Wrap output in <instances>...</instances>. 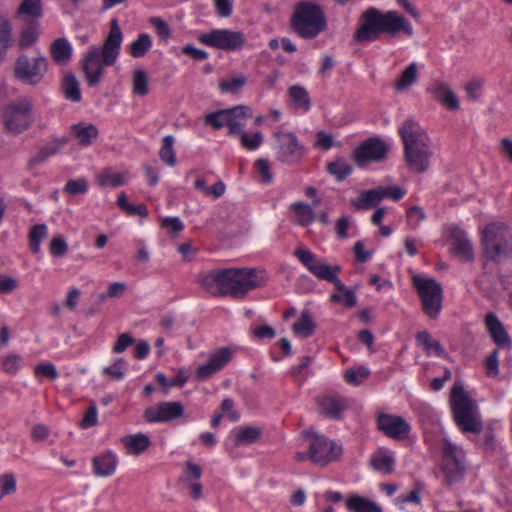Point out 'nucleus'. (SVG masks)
Here are the masks:
<instances>
[{
  "label": "nucleus",
  "mask_w": 512,
  "mask_h": 512,
  "mask_svg": "<svg viewBox=\"0 0 512 512\" xmlns=\"http://www.w3.org/2000/svg\"><path fill=\"white\" fill-rule=\"evenodd\" d=\"M267 274L257 268H229L210 271L200 279L201 286L212 296L243 299L249 291L263 287Z\"/></svg>",
  "instance_id": "obj_1"
},
{
  "label": "nucleus",
  "mask_w": 512,
  "mask_h": 512,
  "mask_svg": "<svg viewBox=\"0 0 512 512\" xmlns=\"http://www.w3.org/2000/svg\"><path fill=\"white\" fill-rule=\"evenodd\" d=\"M360 22L353 35V40L358 43L376 41L381 34L391 38L401 34L412 37L414 34L411 23L394 10L383 12L376 7H369L361 14Z\"/></svg>",
  "instance_id": "obj_2"
},
{
  "label": "nucleus",
  "mask_w": 512,
  "mask_h": 512,
  "mask_svg": "<svg viewBox=\"0 0 512 512\" xmlns=\"http://www.w3.org/2000/svg\"><path fill=\"white\" fill-rule=\"evenodd\" d=\"M123 34L117 19L110 21L107 37L101 48L91 46L82 59V69L89 87H95L101 81L105 66H113L120 54Z\"/></svg>",
  "instance_id": "obj_3"
},
{
  "label": "nucleus",
  "mask_w": 512,
  "mask_h": 512,
  "mask_svg": "<svg viewBox=\"0 0 512 512\" xmlns=\"http://www.w3.org/2000/svg\"><path fill=\"white\" fill-rule=\"evenodd\" d=\"M403 142L405 163L410 171L421 174L430 167L433 151L431 139L426 131L414 120L408 119L399 127Z\"/></svg>",
  "instance_id": "obj_4"
},
{
  "label": "nucleus",
  "mask_w": 512,
  "mask_h": 512,
  "mask_svg": "<svg viewBox=\"0 0 512 512\" xmlns=\"http://www.w3.org/2000/svg\"><path fill=\"white\" fill-rule=\"evenodd\" d=\"M291 29L301 38L313 39L327 28V20L320 5L301 1L294 7Z\"/></svg>",
  "instance_id": "obj_5"
},
{
  "label": "nucleus",
  "mask_w": 512,
  "mask_h": 512,
  "mask_svg": "<svg viewBox=\"0 0 512 512\" xmlns=\"http://www.w3.org/2000/svg\"><path fill=\"white\" fill-rule=\"evenodd\" d=\"M450 404L454 422L463 433L479 434L482 431L483 423L477 404L462 386L452 388Z\"/></svg>",
  "instance_id": "obj_6"
},
{
  "label": "nucleus",
  "mask_w": 512,
  "mask_h": 512,
  "mask_svg": "<svg viewBox=\"0 0 512 512\" xmlns=\"http://www.w3.org/2000/svg\"><path fill=\"white\" fill-rule=\"evenodd\" d=\"M483 251L487 259L497 262L512 257V231L502 222L488 224L481 237Z\"/></svg>",
  "instance_id": "obj_7"
},
{
  "label": "nucleus",
  "mask_w": 512,
  "mask_h": 512,
  "mask_svg": "<svg viewBox=\"0 0 512 512\" xmlns=\"http://www.w3.org/2000/svg\"><path fill=\"white\" fill-rule=\"evenodd\" d=\"M413 285L421 298L424 313L430 319H437L442 310L443 291L441 284L433 278H423L416 275L413 277Z\"/></svg>",
  "instance_id": "obj_8"
},
{
  "label": "nucleus",
  "mask_w": 512,
  "mask_h": 512,
  "mask_svg": "<svg viewBox=\"0 0 512 512\" xmlns=\"http://www.w3.org/2000/svg\"><path fill=\"white\" fill-rule=\"evenodd\" d=\"M305 436L311 440L308 454L309 459L320 466L335 461L342 453V447L336 442L330 441L324 435L318 434L316 431H305Z\"/></svg>",
  "instance_id": "obj_9"
},
{
  "label": "nucleus",
  "mask_w": 512,
  "mask_h": 512,
  "mask_svg": "<svg viewBox=\"0 0 512 512\" xmlns=\"http://www.w3.org/2000/svg\"><path fill=\"white\" fill-rule=\"evenodd\" d=\"M299 261L318 279L332 283L336 290H342L344 284L338 278L341 271L339 265H327L321 262L312 252L306 249H297L294 252Z\"/></svg>",
  "instance_id": "obj_10"
},
{
  "label": "nucleus",
  "mask_w": 512,
  "mask_h": 512,
  "mask_svg": "<svg viewBox=\"0 0 512 512\" xmlns=\"http://www.w3.org/2000/svg\"><path fill=\"white\" fill-rule=\"evenodd\" d=\"M32 104L28 98L10 103L2 113L3 124L12 134L25 131L32 123Z\"/></svg>",
  "instance_id": "obj_11"
},
{
  "label": "nucleus",
  "mask_w": 512,
  "mask_h": 512,
  "mask_svg": "<svg viewBox=\"0 0 512 512\" xmlns=\"http://www.w3.org/2000/svg\"><path fill=\"white\" fill-rule=\"evenodd\" d=\"M273 136L276 139V158L279 162L293 165L301 161L305 148L294 133L278 130Z\"/></svg>",
  "instance_id": "obj_12"
},
{
  "label": "nucleus",
  "mask_w": 512,
  "mask_h": 512,
  "mask_svg": "<svg viewBox=\"0 0 512 512\" xmlns=\"http://www.w3.org/2000/svg\"><path fill=\"white\" fill-rule=\"evenodd\" d=\"M47 67V60L43 56L30 61L26 55H20L14 64V76L23 83L36 85L43 79Z\"/></svg>",
  "instance_id": "obj_13"
},
{
  "label": "nucleus",
  "mask_w": 512,
  "mask_h": 512,
  "mask_svg": "<svg viewBox=\"0 0 512 512\" xmlns=\"http://www.w3.org/2000/svg\"><path fill=\"white\" fill-rule=\"evenodd\" d=\"M198 40L201 44L228 51L239 50L245 43V37L241 31L228 29L212 30L209 33L200 35Z\"/></svg>",
  "instance_id": "obj_14"
},
{
  "label": "nucleus",
  "mask_w": 512,
  "mask_h": 512,
  "mask_svg": "<svg viewBox=\"0 0 512 512\" xmlns=\"http://www.w3.org/2000/svg\"><path fill=\"white\" fill-rule=\"evenodd\" d=\"M389 146L378 137H369L353 151V159L359 167L386 159Z\"/></svg>",
  "instance_id": "obj_15"
},
{
  "label": "nucleus",
  "mask_w": 512,
  "mask_h": 512,
  "mask_svg": "<svg viewBox=\"0 0 512 512\" xmlns=\"http://www.w3.org/2000/svg\"><path fill=\"white\" fill-rule=\"evenodd\" d=\"M442 471L447 485L460 482L465 473V464L459 457L457 447L449 443L443 451Z\"/></svg>",
  "instance_id": "obj_16"
},
{
  "label": "nucleus",
  "mask_w": 512,
  "mask_h": 512,
  "mask_svg": "<svg viewBox=\"0 0 512 512\" xmlns=\"http://www.w3.org/2000/svg\"><path fill=\"white\" fill-rule=\"evenodd\" d=\"M184 414V406L180 402H160L144 411V418L149 423L169 422Z\"/></svg>",
  "instance_id": "obj_17"
},
{
  "label": "nucleus",
  "mask_w": 512,
  "mask_h": 512,
  "mask_svg": "<svg viewBox=\"0 0 512 512\" xmlns=\"http://www.w3.org/2000/svg\"><path fill=\"white\" fill-rule=\"evenodd\" d=\"M377 426L387 437L403 440L408 437L411 427L400 416L380 413L377 418Z\"/></svg>",
  "instance_id": "obj_18"
},
{
  "label": "nucleus",
  "mask_w": 512,
  "mask_h": 512,
  "mask_svg": "<svg viewBox=\"0 0 512 512\" xmlns=\"http://www.w3.org/2000/svg\"><path fill=\"white\" fill-rule=\"evenodd\" d=\"M232 359V350L228 347H221L209 355L207 363L200 365L196 370V378L200 381L209 379L212 375L221 370Z\"/></svg>",
  "instance_id": "obj_19"
},
{
  "label": "nucleus",
  "mask_w": 512,
  "mask_h": 512,
  "mask_svg": "<svg viewBox=\"0 0 512 512\" xmlns=\"http://www.w3.org/2000/svg\"><path fill=\"white\" fill-rule=\"evenodd\" d=\"M320 413L332 420H341L347 409L345 399L339 394H326L317 398Z\"/></svg>",
  "instance_id": "obj_20"
},
{
  "label": "nucleus",
  "mask_w": 512,
  "mask_h": 512,
  "mask_svg": "<svg viewBox=\"0 0 512 512\" xmlns=\"http://www.w3.org/2000/svg\"><path fill=\"white\" fill-rule=\"evenodd\" d=\"M450 237L451 252L461 261H471L474 257V252L467 234L462 229L454 227L451 229Z\"/></svg>",
  "instance_id": "obj_21"
},
{
  "label": "nucleus",
  "mask_w": 512,
  "mask_h": 512,
  "mask_svg": "<svg viewBox=\"0 0 512 512\" xmlns=\"http://www.w3.org/2000/svg\"><path fill=\"white\" fill-rule=\"evenodd\" d=\"M485 325L494 343L503 349H511L512 341L503 324L494 313H488L485 317Z\"/></svg>",
  "instance_id": "obj_22"
},
{
  "label": "nucleus",
  "mask_w": 512,
  "mask_h": 512,
  "mask_svg": "<svg viewBox=\"0 0 512 512\" xmlns=\"http://www.w3.org/2000/svg\"><path fill=\"white\" fill-rule=\"evenodd\" d=\"M428 91L449 110L459 109L458 98L446 83L436 81L428 88Z\"/></svg>",
  "instance_id": "obj_23"
},
{
  "label": "nucleus",
  "mask_w": 512,
  "mask_h": 512,
  "mask_svg": "<svg viewBox=\"0 0 512 512\" xmlns=\"http://www.w3.org/2000/svg\"><path fill=\"white\" fill-rule=\"evenodd\" d=\"M67 143V137L55 138L52 141H49L44 146L40 147L38 152L30 158L28 161V167L33 168L43 163L49 157L57 154Z\"/></svg>",
  "instance_id": "obj_24"
},
{
  "label": "nucleus",
  "mask_w": 512,
  "mask_h": 512,
  "mask_svg": "<svg viewBox=\"0 0 512 512\" xmlns=\"http://www.w3.org/2000/svg\"><path fill=\"white\" fill-rule=\"evenodd\" d=\"M117 459L111 451H105L93 458V470L97 476H110L116 470Z\"/></svg>",
  "instance_id": "obj_25"
},
{
  "label": "nucleus",
  "mask_w": 512,
  "mask_h": 512,
  "mask_svg": "<svg viewBox=\"0 0 512 512\" xmlns=\"http://www.w3.org/2000/svg\"><path fill=\"white\" fill-rule=\"evenodd\" d=\"M72 133L82 146H90L98 138L99 131L91 123L80 122L71 126Z\"/></svg>",
  "instance_id": "obj_26"
},
{
  "label": "nucleus",
  "mask_w": 512,
  "mask_h": 512,
  "mask_svg": "<svg viewBox=\"0 0 512 512\" xmlns=\"http://www.w3.org/2000/svg\"><path fill=\"white\" fill-rule=\"evenodd\" d=\"M53 60L58 65H66L72 57V47L66 38H57L50 46Z\"/></svg>",
  "instance_id": "obj_27"
},
{
  "label": "nucleus",
  "mask_w": 512,
  "mask_h": 512,
  "mask_svg": "<svg viewBox=\"0 0 512 512\" xmlns=\"http://www.w3.org/2000/svg\"><path fill=\"white\" fill-rule=\"evenodd\" d=\"M261 435V429L255 426L240 427L237 431L232 432L234 445L237 447L256 443L260 439Z\"/></svg>",
  "instance_id": "obj_28"
},
{
  "label": "nucleus",
  "mask_w": 512,
  "mask_h": 512,
  "mask_svg": "<svg viewBox=\"0 0 512 512\" xmlns=\"http://www.w3.org/2000/svg\"><path fill=\"white\" fill-rule=\"evenodd\" d=\"M346 507L352 512H382V508L377 503L359 495L346 499Z\"/></svg>",
  "instance_id": "obj_29"
},
{
  "label": "nucleus",
  "mask_w": 512,
  "mask_h": 512,
  "mask_svg": "<svg viewBox=\"0 0 512 512\" xmlns=\"http://www.w3.org/2000/svg\"><path fill=\"white\" fill-rule=\"evenodd\" d=\"M121 441L135 455L144 452L151 444L149 437L143 433L126 435Z\"/></svg>",
  "instance_id": "obj_30"
},
{
  "label": "nucleus",
  "mask_w": 512,
  "mask_h": 512,
  "mask_svg": "<svg viewBox=\"0 0 512 512\" xmlns=\"http://www.w3.org/2000/svg\"><path fill=\"white\" fill-rule=\"evenodd\" d=\"M61 89L66 99L75 103L81 101L80 84L73 73H67L63 77Z\"/></svg>",
  "instance_id": "obj_31"
},
{
  "label": "nucleus",
  "mask_w": 512,
  "mask_h": 512,
  "mask_svg": "<svg viewBox=\"0 0 512 512\" xmlns=\"http://www.w3.org/2000/svg\"><path fill=\"white\" fill-rule=\"evenodd\" d=\"M381 202L378 187L363 191L358 198L351 199V205L357 210H367L376 207Z\"/></svg>",
  "instance_id": "obj_32"
},
{
  "label": "nucleus",
  "mask_w": 512,
  "mask_h": 512,
  "mask_svg": "<svg viewBox=\"0 0 512 512\" xmlns=\"http://www.w3.org/2000/svg\"><path fill=\"white\" fill-rule=\"evenodd\" d=\"M416 340L419 344L423 345V348L426 352L430 353L434 351L435 354L441 358L447 357V352L441 343L432 338L431 334L428 331H420L416 335Z\"/></svg>",
  "instance_id": "obj_33"
},
{
  "label": "nucleus",
  "mask_w": 512,
  "mask_h": 512,
  "mask_svg": "<svg viewBox=\"0 0 512 512\" xmlns=\"http://www.w3.org/2000/svg\"><path fill=\"white\" fill-rule=\"evenodd\" d=\"M326 170L334 176L338 182H341L352 173L353 168L343 157H339L336 160L327 163Z\"/></svg>",
  "instance_id": "obj_34"
},
{
  "label": "nucleus",
  "mask_w": 512,
  "mask_h": 512,
  "mask_svg": "<svg viewBox=\"0 0 512 512\" xmlns=\"http://www.w3.org/2000/svg\"><path fill=\"white\" fill-rule=\"evenodd\" d=\"M98 184L101 187H119L126 183L124 174L114 172L112 168H105L98 176H97Z\"/></svg>",
  "instance_id": "obj_35"
},
{
  "label": "nucleus",
  "mask_w": 512,
  "mask_h": 512,
  "mask_svg": "<svg viewBox=\"0 0 512 512\" xmlns=\"http://www.w3.org/2000/svg\"><path fill=\"white\" fill-rule=\"evenodd\" d=\"M316 324L308 312L301 313L299 319L292 325V330L295 334L301 335L304 338L313 335Z\"/></svg>",
  "instance_id": "obj_36"
},
{
  "label": "nucleus",
  "mask_w": 512,
  "mask_h": 512,
  "mask_svg": "<svg viewBox=\"0 0 512 512\" xmlns=\"http://www.w3.org/2000/svg\"><path fill=\"white\" fill-rule=\"evenodd\" d=\"M152 46L151 38L146 33L138 35L137 39L130 44L129 53L133 58L144 57Z\"/></svg>",
  "instance_id": "obj_37"
},
{
  "label": "nucleus",
  "mask_w": 512,
  "mask_h": 512,
  "mask_svg": "<svg viewBox=\"0 0 512 512\" xmlns=\"http://www.w3.org/2000/svg\"><path fill=\"white\" fill-rule=\"evenodd\" d=\"M292 210L298 217V223L301 226L310 225L316 218L313 208L303 202H295L291 205Z\"/></svg>",
  "instance_id": "obj_38"
},
{
  "label": "nucleus",
  "mask_w": 512,
  "mask_h": 512,
  "mask_svg": "<svg viewBox=\"0 0 512 512\" xmlns=\"http://www.w3.org/2000/svg\"><path fill=\"white\" fill-rule=\"evenodd\" d=\"M175 139L172 135H167L162 140V146L159 151L160 159L168 166L176 165V155L174 151Z\"/></svg>",
  "instance_id": "obj_39"
},
{
  "label": "nucleus",
  "mask_w": 512,
  "mask_h": 512,
  "mask_svg": "<svg viewBox=\"0 0 512 512\" xmlns=\"http://www.w3.org/2000/svg\"><path fill=\"white\" fill-rule=\"evenodd\" d=\"M12 25L9 19L0 15V61L6 54L11 42Z\"/></svg>",
  "instance_id": "obj_40"
},
{
  "label": "nucleus",
  "mask_w": 512,
  "mask_h": 512,
  "mask_svg": "<svg viewBox=\"0 0 512 512\" xmlns=\"http://www.w3.org/2000/svg\"><path fill=\"white\" fill-rule=\"evenodd\" d=\"M132 91L137 96H146L149 93L148 76L143 69H136L133 72Z\"/></svg>",
  "instance_id": "obj_41"
},
{
  "label": "nucleus",
  "mask_w": 512,
  "mask_h": 512,
  "mask_svg": "<svg viewBox=\"0 0 512 512\" xmlns=\"http://www.w3.org/2000/svg\"><path fill=\"white\" fill-rule=\"evenodd\" d=\"M226 115V125H231V123L241 122L242 119H247L252 117V110L250 107L245 105L234 106L229 109H224Z\"/></svg>",
  "instance_id": "obj_42"
},
{
  "label": "nucleus",
  "mask_w": 512,
  "mask_h": 512,
  "mask_svg": "<svg viewBox=\"0 0 512 512\" xmlns=\"http://www.w3.org/2000/svg\"><path fill=\"white\" fill-rule=\"evenodd\" d=\"M47 236V226L45 224L34 225L29 232V248L33 253L40 251L41 241Z\"/></svg>",
  "instance_id": "obj_43"
},
{
  "label": "nucleus",
  "mask_w": 512,
  "mask_h": 512,
  "mask_svg": "<svg viewBox=\"0 0 512 512\" xmlns=\"http://www.w3.org/2000/svg\"><path fill=\"white\" fill-rule=\"evenodd\" d=\"M417 81V65L411 63L400 75L396 81L395 87L397 90H405Z\"/></svg>",
  "instance_id": "obj_44"
},
{
  "label": "nucleus",
  "mask_w": 512,
  "mask_h": 512,
  "mask_svg": "<svg viewBox=\"0 0 512 512\" xmlns=\"http://www.w3.org/2000/svg\"><path fill=\"white\" fill-rule=\"evenodd\" d=\"M289 95L292 100L305 111L311 107V100L308 96L307 91L300 85H294L289 88Z\"/></svg>",
  "instance_id": "obj_45"
},
{
  "label": "nucleus",
  "mask_w": 512,
  "mask_h": 512,
  "mask_svg": "<svg viewBox=\"0 0 512 512\" xmlns=\"http://www.w3.org/2000/svg\"><path fill=\"white\" fill-rule=\"evenodd\" d=\"M247 83V77L240 74L231 80H225L220 82L219 89L222 93L237 94Z\"/></svg>",
  "instance_id": "obj_46"
},
{
  "label": "nucleus",
  "mask_w": 512,
  "mask_h": 512,
  "mask_svg": "<svg viewBox=\"0 0 512 512\" xmlns=\"http://www.w3.org/2000/svg\"><path fill=\"white\" fill-rule=\"evenodd\" d=\"M394 458L389 455L373 456L370 465L377 471L384 474H391L394 471Z\"/></svg>",
  "instance_id": "obj_47"
},
{
  "label": "nucleus",
  "mask_w": 512,
  "mask_h": 512,
  "mask_svg": "<svg viewBox=\"0 0 512 512\" xmlns=\"http://www.w3.org/2000/svg\"><path fill=\"white\" fill-rule=\"evenodd\" d=\"M415 488L409 492L407 495H400L395 498V503L397 505H400V508L403 509L404 503H415L420 504L421 497L420 492L424 489V485L421 482H415L414 484Z\"/></svg>",
  "instance_id": "obj_48"
},
{
  "label": "nucleus",
  "mask_w": 512,
  "mask_h": 512,
  "mask_svg": "<svg viewBox=\"0 0 512 512\" xmlns=\"http://www.w3.org/2000/svg\"><path fill=\"white\" fill-rule=\"evenodd\" d=\"M18 14H26L38 18L42 15L41 0H24L18 10Z\"/></svg>",
  "instance_id": "obj_49"
},
{
  "label": "nucleus",
  "mask_w": 512,
  "mask_h": 512,
  "mask_svg": "<svg viewBox=\"0 0 512 512\" xmlns=\"http://www.w3.org/2000/svg\"><path fill=\"white\" fill-rule=\"evenodd\" d=\"M16 491V478L13 473H5L0 476V500Z\"/></svg>",
  "instance_id": "obj_50"
},
{
  "label": "nucleus",
  "mask_w": 512,
  "mask_h": 512,
  "mask_svg": "<svg viewBox=\"0 0 512 512\" xmlns=\"http://www.w3.org/2000/svg\"><path fill=\"white\" fill-rule=\"evenodd\" d=\"M22 358L18 354H9L2 358L1 366L4 372L8 374H16L21 366Z\"/></svg>",
  "instance_id": "obj_51"
},
{
  "label": "nucleus",
  "mask_w": 512,
  "mask_h": 512,
  "mask_svg": "<svg viewBox=\"0 0 512 512\" xmlns=\"http://www.w3.org/2000/svg\"><path fill=\"white\" fill-rule=\"evenodd\" d=\"M49 251L54 257H62L68 251V245L62 235L55 236L49 245Z\"/></svg>",
  "instance_id": "obj_52"
},
{
  "label": "nucleus",
  "mask_w": 512,
  "mask_h": 512,
  "mask_svg": "<svg viewBox=\"0 0 512 512\" xmlns=\"http://www.w3.org/2000/svg\"><path fill=\"white\" fill-rule=\"evenodd\" d=\"M254 165L261 177V181L265 184L271 183L273 180V174L271 172V164L269 160L258 159Z\"/></svg>",
  "instance_id": "obj_53"
},
{
  "label": "nucleus",
  "mask_w": 512,
  "mask_h": 512,
  "mask_svg": "<svg viewBox=\"0 0 512 512\" xmlns=\"http://www.w3.org/2000/svg\"><path fill=\"white\" fill-rule=\"evenodd\" d=\"M241 145L249 150V151H254L256 149H258L260 147V145L262 144L263 142V135L261 132H256L254 133L253 135H249V134H242V137H241Z\"/></svg>",
  "instance_id": "obj_54"
},
{
  "label": "nucleus",
  "mask_w": 512,
  "mask_h": 512,
  "mask_svg": "<svg viewBox=\"0 0 512 512\" xmlns=\"http://www.w3.org/2000/svg\"><path fill=\"white\" fill-rule=\"evenodd\" d=\"M149 22L154 26L156 34L161 40L167 41L170 38L171 29L163 19L159 17H152Z\"/></svg>",
  "instance_id": "obj_55"
},
{
  "label": "nucleus",
  "mask_w": 512,
  "mask_h": 512,
  "mask_svg": "<svg viewBox=\"0 0 512 512\" xmlns=\"http://www.w3.org/2000/svg\"><path fill=\"white\" fill-rule=\"evenodd\" d=\"M36 38H37L36 25H35V23H31L30 26H28L27 28L22 30V32L20 34V39L18 42L19 47L26 48V47L31 46L36 41Z\"/></svg>",
  "instance_id": "obj_56"
},
{
  "label": "nucleus",
  "mask_w": 512,
  "mask_h": 512,
  "mask_svg": "<svg viewBox=\"0 0 512 512\" xmlns=\"http://www.w3.org/2000/svg\"><path fill=\"white\" fill-rule=\"evenodd\" d=\"M205 123L213 127L215 130L221 129L224 125H226V115L224 109L207 114L205 116Z\"/></svg>",
  "instance_id": "obj_57"
},
{
  "label": "nucleus",
  "mask_w": 512,
  "mask_h": 512,
  "mask_svg": "<svg viewBox=\"0 0 512 512\" xmlns=\"http://www.w3.org/2000/svg\"><path fill=\"white\" fill-rule=\"evenodd\" d=\"M380 200L383 198H391L394 201H399L405 194V191L398 186H378Z\"/></svg>",
  "instance_id": "obj_58"
},
{
  "label": "nucleus",
  "mask_w": 512,
  "mask_h": 512,
  "mask_svg": "<svg viewBox=\"0 0 512 512\" xmlns=\"http://www.w3.org/2000/svg\"><path fill=\"white\" fill-rule=\"evenodd\" d=\"M126 362L119 358L117 359L111 366L105 367L103 373L105 375L111 376L116 380H120L124 377V368Z\"/></svg>",
  "instance_id": "obj_59"
},
{
  "label": "nucleus",
  "mask_w": 512,
  "mask_h": 512,
  "mask_svg": "<svg viewBox=\"0 0 512 512\" xmlns=\"http://www.w3.org/2000/svg\"><path fill=\"white\" fill-rule=\"evenodd\" d=\"M34 374L36 376H45L51 380L58 378L59 374L54 364L52 363H41L35 366Z\"/></svg>",
  "instance_id": "obj_60"
},
{
  "label": "nucleus",
  "mask_w": 512,
  "mask_h": 512,
  "mask_svg": "<svg viewBox=\"0 0 512 512\" xmlns=\"http://www.w3.org/2000/svg\"><path fill=\"white\" fill-rule=\"evenodd\" d=\"M97 408L95 404L89 406L79 425L82 429H87L97 425Z\"/></svg>",
  "instance_id": "obj_61"
},
{
  "label": "nucleus",
  "mask_w": 512,
  "mask_h": 512,
  "mask_svg": "<svg viewBox=\"0 0 512 512\" xmlns=\"http://www.w3.org/2000/svg\"><path fill=\"white\" fill-rule=\"evenodd\" d=\"M64 190L70 195L85 193L87 191V184L84 179L69 180Z\"/></svg>",
  "instance_id": "obj_62"
},
{
  "label": "nucleus",
  "mask_w": 512,
  "mask_h": 512,
  "mask_svg": "<svg viewBox=\"0 0 512 512\" xmlns=\"http://www.w3.org/2000/svg\"><path fill=\"white\" fill-rule=\"evenodd\" d=\"M215 10L218 16L227 18L232 15L233 3L232 0H214Z\"/></svg>",
  "instance_id": "obj_63"
},
{
  "label": "nucleus",
  "mask_w": 512,
  "mask_h": 512,
  "mask_svg": "<svg viewBox=\"0 0 512 512\" xmlns=\"http://www.w3.org/2000/svg\"><path fill=\"white\" fill-rule=\"evenodd\" d=\"M498 351L494 350L490 353L488 358L486 359L485 366L487 370L488 377H496L498 374Z\"/></svg>",
  "instance_id": "obj_64"
}]
</instances>
